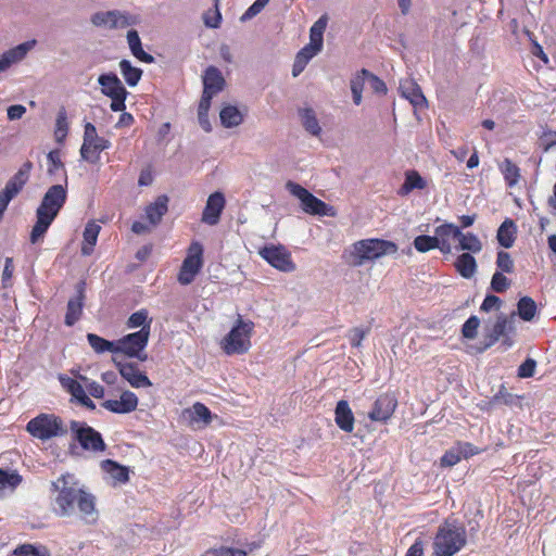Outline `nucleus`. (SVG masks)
<instances>
[{
	"instance_id": "obj_1",
	"label": "nucleus",
	"mask_w": 556,
	"mask_h": 556,
	"mask_svg": "<svg viewBox=\"0 0 556 556\" xmlns=\"http://www.w3.org/2000/svg\"><path fill=\"white\" fill-rule=\"evenodd\" d=\"M52 510L58 517H71L78 510L86 520L97 517L96 498L73 473L61 475L52 481Z\"/></svg>"
},
{
	"instance_id": "obj_2",
	"label": "nucleus",
	"mask_w": 556,
	"mask_h": 556,
	"mask_svg": "<svg viewBox=\"0 0 556 556\" xmlns=\"http://www.w3.org/2000/svg\"><path fill=\"white\" fill-rule=\"evenodd\" d=\"M67 199V177L65 184L52 185L45 192L36 210V223L31 228L29 241L35 244L43 239L48 229L63 208Z\"/></svg>"
},
{
	"instance_id": "obj_3",
	"label": "nucleus",
	"mask_w": 556,
	"mask_h": 556,
	"mask_svg": "<svg viewBox=\"0 0 556 556\" xmlns=\"http://www.w3.org/2000/svg\"><path fill=\"white\" fill-rule=\"evenodd\" d=\"M466 529L455 521H445L438 528L433 539V555L454 556L466 545Z\"/></svg>"
},
{
	"instance_id": "obj_4",
	"label": "nucleus",
	"mask_w": 556,
	"mask_h": 556,
	"mask_svg": "<svg viewBox=\"0 0 556 556\" xmlns=\"http://www.w3.org/2000/svg\"><path fill=\"white\" fill-rule=\"evenodd\" d=\"M397 245L382 239H364L353 244L351 253V264L353 266H363L366 262L375 261L384 255L395 254Z\"/></svg>"
},
{
	"instance_id": "obj_5",
	"label": "nucleus",
	"mask_w": 556,
	"mask_h": 556,
	"mask_svg": "<svg viewBox=\"0 0 556 556\" xmlns=\"http://www.w3.org/2000/svg\"><path fill=\"white\" fill-rule=\"evenodd\" d=\"M254 329V323L243 320L238 315L236 324L222 340V349L227 355L244 354L251 348V336Z\"/></svg>"
},
{
	"instance_id": "obj_6",
	"label": "nucleus",
	"mask_w": 556,
	"mask_h": 556,
	"mask_svg": "<svg viewBox=\"0 0 556 556\" xmlns=\"http://www.w3.org/2000/svg\"><path fill=\"white\" fill-rule=\"evenodd\" d=\"M26 430L35 438L46 441L67 433L60 417L52 414H40L27 422Z\"/></svg>"
},
{
	"instance_id": "obj_7",
	"label": "nucleus",
	"mask_w": 556,
	"mask_h": 556,
	"mask_svg": "<svg viewBox=\"0 0 556 556\" xmlns=\"http://www.w3.org/2000/svg\"><path fill=\"white\" fill-rule=\"evenodd\" d=\"M286 189L295 198L301 201L302 210L311 215L319 216H336V210L333 206L325 203L324 201L316 198L307 189L294 181H287Z\"/></svg>"
},
{
	"instance_id": "obj_8",
	"label": "nucleus",
	"mask_w": 556,
	"mask_h": 556,
	"mask_svg": "<svg viewBox=\"0 0 556 556\" xmlns=\"http://www.w3.org/2000/svg\"><path fill=\"white\" fill-rule=\"evenodd\" d=\"M70 430L73 440L78 442L83 450L93 453L105 451L106 444L101 433L86 422L71 420Z\"/></svg>"
},
{
	"instance_id": "obj_9",
	"label": "nucleus",
	"mask_w": 556,
	"mask_h": 556,
	"mask_svg": "<svg viewBox=\"0 0 556 556\" xmlns=\"http://www.w3.org/2000/svg\"><path fill=\"white\" fill-rule=\"evenodd\" d=\"M149 338V327L122 337L116 340L117 354L121 353L128 357L146 362L148 359V354L144 350L148 345Z\"/></svg>"
},
{
	"instance_id": "obj_10",
	"label": "nucleus",
	"mask_w": 556,
	"mask_h": 556,
	"mask_svg": "<svg viewBox=\"0 0 556 556\" xmlns=\"http://www.w3.org/2000/svg\"><path fill=\"white\" fill-rule=\"evenodd\" d=\"M111 141L99 137L97 128L91 123H86L84 127V140L80 147V156L84 161L91 164L98 163L100 153L111 148Z\"/></svg>"
},
{
	"instance_id": "obj_11",
	"label": "nucleus",
	"mask_w": 556,
	"mask_h": 556,
	"mask_svg": "<svg viewBox=\"0 0 556 556\" xmlns=\"http://www.w3.org/2000/svg\"><path fill=\"white\" fill-rule=\"evenodd\" d=\"M515 312H511L509 315L504 313L498 314L493 326L485 329L484 342L483 345L479 349V352H484L493 346L506 333H515Z\"/></svg>"
},
{
	"instance_id": "obj_12",
	"label": "nucleus",
	"mask_w": 556,
	"mask_h": 556,
	"mask_svg": "<svg viewBox=\"0 0 556 556\" xmlns=\"http://www.w3.org/2000/svg\"><path fill=\"white\" fill-rule=\"evenodd\" d=\"M203 247L199 242H192L188 250V255L184 260L178 275V281L184 285H190L197 274L200 271L203 261Z\"/></svg>"
},
{
	"instance_id": "obj_13",
	"label": "nucleus",
	"mask_w": 556,
	"mask_h": 556,
	"mask_svg": "<svg viewBox=\"0 0 556 556\" xmlns=\"http://www.w3.org/2000/svg\"><path fill=\"white\" fill-rule=\"evenodd\" d=\"M258 254L274 268L282 273H292L295 270V264L292 261L291 253L281 244H269L263 247Z\"/></svg>"
},
{
	"instance_id": "obj_14",
	"label": "nucleus",
	"mask_w": 556,
	"mask_h": 556,
	"mask_svg": "<svg viewBox=\"0 0 556 556\" xmlns=\"http://www.w3.org/2000/svg\"><path fill=\"white\" fill-rule=\"evenodd\" d=\"M91 22L98 27L114 29L135 25L137 23V17L126 12L112 10L94 13L91 17Z\"/></svg>"
},
{
	"instance_id": "obj_15",
	"label": "nucleus",
	"mask_w": 556,
	"mask_h": 556,
	"mask_svg": "<svg viewBox=\"0 0 556 556\" xmlns=\"http://www.w3.org/2000/svg\"><path fill=\"white\" fill-rule=\"evenodd\" d=\"M397 406V400L392 393L380 394L372 404V409L368 413L371 421L387 422L393 415Z\"/></svg>"
},
{
	"instance_id": "obj_16",
	"label": "nucleus",
	"mask_w": 556,
	"mask_h": 556,
	"mask_svg": "<svg viewBox=\"0 0 556 556\" xmlns=\"http://www.w3.org/2000/svg\"><path fill=\"white\" fill-rule=\"evenodd\" d=\"M225 84L226 81L222 72L213 65L208 66L203 75V93L201 101L206 100V102H212L213 97L223 91Z\"/></svg>"
},
{
	"instance_id": "obj_17",
	"label": "nucleus",
	"mask_w": 556,
	"mask_h": 556,
	"mask_svg": "<svg viewBox=\"0 0 556 556\" xmlns=\"http://www.w3.org/2000/svg\"><path fill=\"white\" fill-rule=\"evenodd\" d=\"M113 361L118 368L121 376L127 380L131 387L144 388L152 384L147 375L139 370L137 364L117 362L115 358H113Z\"/></svg>"
},
{
	"instance_id": "obj_18",
	"label": "nucleus",
	"mask_w": 556,
	"mask_h": 556,
	"mask_svg": "<svg viewBox=\"0 0 556 556\" xmlns=\"http://www.w3.org/2000/svg\"><path fill=\"white\" fill-rule=\"evenodd\" d=\"M225 203V197L222 192L216 191L210 194L202 213V222L211 226L216 225L219 222Z\"/></svg>"
},
{
	"instance_id": "obj_19",
	"label": "nucleus",
	"mask_w": 556,
	"mask_h": 556,
	"mask_svg": "<svg viewBox=\"0 0 556 556\" xmlns=\"http://www.w3.org/2000/svg\"><path fill=\"white\" fill-rule=\"evenodd\" d=\"M102 406L115 414H128L137 408L138 397L131 391H124L119 400H106L102 403Z\"/></svg>"
},
{
	"instance_id": "obj_20",
	"label": "nucleus",
	"mask_w": 556,
	"mask_h": 556,
	"mask_svg": "<svg viewBox=\"0 0 556 556\" xmlns=\"http://www.w3.org/2000/svg\"><path fill=\"white\" fill-rule=\"evenodd\" d=\"M35 45L36 40L33 39L20 43L16 47L3 52V54L0 56V74L9 70L11 65L22 61Z\"/></svg>"
},
{
	"instance_id": "obj_21",
	"label": "nucleus",
	"mask_w": 556,
	"mask_h": 556,
	"mask_svg": "<svg viewBox=\"0 0 556 556\" xmlns=\"http://www.w3.org/2000/svg\"><path fill=\"white\" fill-rule=\"evenodd\" d=\"M434 235L439 243V250L443 254H450L452 252L451 240H458V237L462 236V231L458 226L445 223L434 229Z\"/></svg>"
},
{
	"instance_id": "obj_22",
	"label": "nucleus",
	"mask_w": 556,
	"mask_h": 556,
	"mask_svg": "<svg viewBox=\"0 0 556 556\" xmlns=\"http://www.w3.org/2000/svg\"><path fill=\"white\" fill-rule=\"evenodd\" d=\"M34 165L30 161H26L18 170L7 181L3 190L15 198L29 180L30 172Z\"/></svg>"
},
{
	"instance_id": "obj_23",
	"label": "nucleus",
	"mask_w": 556,
	"mask_h": 556,
	"mask_svg": "<svg viewBox=\"0 0 556 556\" xmlns=\"http://www.w3.org/2000/svg\"><path fill=\"white\" fill-rule=\"evenodd\" d=\"M84 282L78 285L77 294L67 302L64 323L66 326H74L81 317L84 307Z\"/></svg>"
},
{
	"instance_id": "obj_24",
	"label": "nucleus",
	"mask_w": 556,
	"mask_h": 556,
	"mask_svg": "<svg viewBox=\"0 0 556 556\" xmlns=\"http://www.w3.org/2000/svg\"><path fill=\"white\" fill-rule=\"evenodd\" d=\"M334 421L336 425L342 431L351 433L354 429V414L345 400H340L334 408Z\"/></svg>"
},
{
	"instance_id": "obj_25",
	"label": "nucleus",
	"mask_w": 556,
	"mask_h": 556,
	"mask_svg": "<svg viewBox=\"0 0 556 556\" xmlns=\"http://www.w3.org/2000/svg\"><path fill=\"white\" fill-rule=\"evenodd\" d=\"M328 24L327 15H321L309 29V42L305 46L313 53H318L323 49L324 33Z\"/></svg>"
},
{
	"instance_id": "obj_26",
	"label": "nucleus",
	"mask_w": 556,
	"mask_h": 556,
	"mask_svg": "<svg viewBox=\"0 0 556 556\" xmlns=\"http://www.w3.org/2000/svg\"><path fill=\"white\" fill-rule=\"evenodd\" d=\"M61 382L79 404L90 410L96 409L94 402L90 400L86 393L85 388L77 380L72 378H61Z\"/></svg>"
},
{
	"instance_id": "obj_27",
	"label": "nucleus",
	"mask_w": 556,
	"mask_h": 556,
	"mask_svg": "<svg viewBox=\"0 0 556 556\" xmlns=\"http://www.w3.org/2000/svg\"><path fill=\"white\" fill-rule=\"evenodd\" d=\"M98 84L101 86V92L106 97L117 96L127 91L118 76L112 72L100 75Z\"/></svg>"
},
{
	"instance_id": "obj_28",
	"label": "nucleus",
	"mask_w": 556,
	"mask_h": 556,
	"mask_svg": "<svg viewBox=\"0 0 556 556\" xmlns=\"http://www.w3.org/2000/svg\"><path fill=\"white\" fill-rule=\"evenodd\" d=\"M400 90L402 96L407 99L415 108L427 105V100L420 87L414 81L406 80L405 83H401Z\"/></svg>"
},
{
	"instance_id": "obj_29",
	"label": "nucleus",
	"mask_w": 556,
	"mask_h": 556,
	"mask_svg": "<svg viewBox=\"0 0 556 556\" xmlns=\"http://www.w3.org/2000/svg\"><path fill=\"white\" fill-rule=\"evenodd\" d=\"M167 195H160L153 203L146 207V216L152 226H156L167 213Z\"/></svg>"
},
{
	"instance_id": "obj_30",
	"label": "nucleus",
	"mask_w": 556,
	"mask_h": 556,
	"mask_svg": "<svg viewBox=\"0 0 556 556\" xmlns=\"http://www.w3.org/2000/svg\"><path fill=\"white\" fill-rule=\"evenodd\" d=\"M127 42H128L129 49L135 58H137L139 61L148 63V64L154 63V61H155L154 56L147 53L142 49L141 39L136 29L128 30Z\"/></svg>"
},
{
	"instance_id": "obj_31",
	"label": "nucleus",
	"mask_w": 556,
	"mask_h": 556,
	"mask_svg": "<svg viewBox=\"0 0 556 556\" xmlns=\"http://www.w3.org/2000/svg\"><path fill=\"white\" fill-rule=\"evenodd\" d=\"M517 226L510 218H506L500 226L496 239L501 247L509 249L516 240Z\"/></svg>"
},
{
	"instance_id": "obj_32",
	"label": "nucleus",
	"mask_w": 556,
	"mask_h": 556,
	"mask_svg": "<svg viewBox=\"0 0 556 556\" xmlns=\"http://www.w3.org/2000/svg\"><path fill=\"white\" fill-rule=\"evenodd\" d=\"M184 416L189 418L190 422H202L203 425H208L212 421V413L211 410L200 402H197L192 405V407L184 410Z\"/></svg>"
},
{
	"instance_id": "obj_33",
	"label": "nucleus",
	"mask_w": 556,
	"mask_h": 556,
	"mask_svg": "<svg viewBox=\"0 0 556 556\" xmlns=\"http://www.w3.org/2000/svg\"><path fill=\"white\" fill-rule=\"evenodd\" d=\"M101 227L94 222H89L84 229V242L81 245V254L85 256L93 252Z\"/></svg>"
},
{
	"instance_id": "obj_34",
	"label": "nucleus",
	"mask_w": 556,
	"mask_h": 556,
	"mask_svg": "<svg viewBox=\"0 0 556 556\" xmlns=\"http://www.w3.org/2000/svg\"><path fill=\"white\" fill-rule=\"evenodd\" d=\"M455 267L463 278L470 279L477 271V262L470 253H463L456 258Z\"/></svg>"
},
{
	"instance_id": "obj_35",
	"label": "nucleus",
	"mask_w": 556,
	"mask_h": 556,
	"mask_svg": "<svg viewBox=\"0 0 556 556\" xmlns=\"http://www.w3.org/2000/svg\"><path fill=\"white\" fill-rule=\"evenodd\" d=\"M87 341L89 343V345L91 346V349L97 353V354H103L105 352H111L113 354H117V344H116V340L115 341H109L96 333H88L87 334Z\"/></svg>"
},
{
	"instance_id": "obj_36",
	"label": "nucleus",
	"mask_w": 556,
	"mask_h": 556,
	"mask_svg": "<svg viewBox=\"0 0 556 556\" xmlns=\"http://www.w3.org/2000/svg\"><path fill=\"white\" fill-rule=\"evenodd\" d=\"M101 467L104 471L110 473L111 477L117 482L125 483L129 480L128 468L119 465L115 460L105 459L101 463Z\"/></svg>"
},
{
	"instance_id": "obj_37",
	"label": "nucleus",
	"mask_w": 556,
	"mask_h": 556,
	"mask_svg": "<svg viewBox=\"0 0 556 556\" xmlns=\"http://www.w3.org/2000/svg\"><path fill=\"white\" fill-rule=\"evenodd\" d=\"M220 123L226 128L239 126L243 121V115L235 105H226L219 113Z\"/></svg>"
},
{
	"instance_id": "obj_38",
	"label": "nucleus",
	"mask_w": 556,
	"mask_h": 556,
	"mask_svg": "<svg viewBox=\"0 0 556 556\" xmlns=\"http://www.w3.org/2000/svg\"><path fill=\"white\" fill-rule=\"evenodd\" d=\"M121 73L129 87H135L141 79L142 70L139 67L132 66L129 60H122L119 62Z\"/></svg>"
},
{
	"instance_id": "obj_39",
	"label": "nucleus",
	"mask_w": 556,
	"mask_h": 556,
	"mask_svg": "<svg viewBox=\"0 0 556 556\" xmlns=\"http://www.w3.org/2000/svg\"><path fill=\"white\" fill-rule=\"evenodd\" d=\"M299 115L302 121V125L307 132L313 136H319L321 132V127L318 123L316 114L313 109L306 108L299 111Z\"/></svg>"
},
{
	"instance_id": "obj_40",
	"label": "nucleus",
	"mask_w": 556,
	"mask_h": 556,
	"mask_svg": "<svg viewBox=\"0 0 556 556\" xmlns=\"http://www.w3.org/2000/svg\"><path fill=\"white\" fill-rule=\"evenodd\" d=\"M538 307L534 300L530 296H522L517 303L516 316H519L525 321H531L536 315Z\"/></svg>"
},
{
	"instance_id": "obj_41",
	"label": "nucleus",
	"mask_w": 556,
	"mask_h": 556,
	"mask_svg": "<svg viewBox=\"0 0 556 556\" xmlns=\"http://www.w3.org/2000/svg\"><path fill=\"white\" fill-rule=\"evenodd\" d=\"M425 187V179L416 170H410L406 173L404 184L401 186L399 193L406 195L414 189H424Z\"/></svg>"
},
{
	"instance_id": "obj_42",
	"label": "nucleus",
	"mask_w": 556,
	"mask_h": 556,
	"mask_svg": "<svg viewBox=\"0 0 556 556\" xmlns=\"http://www.w3.org/2000/svg\"><path fill=\"white\" fill-rule=\"evenodd\" d=\"M22 481L23 478L17 471L0 469V492L3 490H10L13 492Z\"/></svg>"
},
{
	"instance_id": "obj_43",
	"label": "nucleus",
	"mask_w": 556,
	"mask_h": 556,
	"mask_svg": "<svg viewBox=\"0 0 556 556\" xmlns=\"http://www.w3.org/2000/svg\"><path fill=\"white\" fill-rule=\"evenodd\" d=\"M151 324L152 319H149V313L146 308H141L135 313H132L126 323L127 328L135 329L140 328L143 329L149 327V333L151 332Z\"/></svg>"
},
{
	"instance_id": "obj_44",
	"label": "nucleus",
	"mask_w": 556,
	"mask_h": 556,
	"mask_svg": "<svg viewBox=\"0 0 556 556\" xmlns=\"http://www.w3.org/2000/svg\"><path fill=\"white\" fill-rule=\"evenodd\" d=\"M459 250L479 253L482 250L480 239L472 232L463 233L458 237Z\"/></svg>"
},
{
	"instance_id": "obj_45",
	"label": "nucleus",
	"mask_w": 556,
	"mask_h": 556,
	"mask_svg": "<svg viewBox=\"0 0 556 556\" xmlns=\"http://www.w3.org/2000/svg\"><path fill=\"white\" fill-rule=\"evenodd\" d=\"M500 169L509 187H513L518 182L520 178L519 168L509 159H505L503 161L500 165Z\"/></svg>"
},
{
	"instance_id": "obj_46",
	"label": "nucleus",
	"mask_w": 556,
	"mask_h": 556,
	"mask_svg": "<svg viewBox=\"0 0 556 556\" xmlns=\"http://www.w3.org/2000/svg\"><path fill=\"white\" fill-rule=\"evenodd\" d=\"M317 53H313V50H309L308 48H302L294 60L293 67H292V75L294 77L299 76L307 65V63L316 55Z\"/></svg>"
},
{
	"instance_id": "obj_47",
	"label": "nucleus",
	"mask_w": 556,
	"mask_h": 556,
	"mask_svg": "<svg viewBox=\"0 0 556 556\" xmlns=\"http://www.w3.org/2000/svg\"><path fill=\"white\" fill-rule=\"evenodd\" d=\"M68 132L67 115L64 109H61L56 116L54 136L59 143H62Z\"/></svg>"
},
{
	"instance_id": "obj_48",
	"label": "nucleus",
	"mask_w": 556,
	"mask_h": 556,
	"mask_svg": "<svg viewBox=\"0 0 556 556\" xmlns=\"http://www.w3.org/2000/svg\"><path fill=\"white\" fill-rule=\"evenodd\" d=\"M414 247L418 252L425 253L433 249H439V243L435 238V235H420L414 239Z\"/></svg>"
},
{
	"instance_id": "obj_49",
	"label": "nucleus",
	"mask_w": 556,
	"mask_h": 556,
	"mask_svg": "<svg viewBox=\"0 0 556 556\" xmlns=\"http://www.w3.org/2000/svg\"><path fill=\"white\" fill-rule=\"evenodd\" d=\"M47 161H48V169H47V172H48L49 175H53L58 170H62L63 175H64V178L67 177L66 173H65V169H64V164H63V162L61 160V154H60L59 150L50 151L47 154Z\"/></svg>"
},
{
	"instance_id": "obj_50",
	"label": "nucleus",
	"mask_w": 556,
	"mask_h": 556,
	"mask_svg": "<svg viewBox=\"0 0 556 556\" xmlns=\"http://www.w3.org/2000/svg\"><path fill=\"white\" fill-rule=\"evenodd\" d=\"M16 556H50L46 547H38L33 544H22L14 549Z\"/></svg>"
},
{
	"instance_id": "obj_51",
	"label": "nucleus",
	"mask_w": 556,
	"mask_h": 556,
	"mask_svg": "<svg viewBox=\"0 0 556 556\" xmlns=\"http://www.w3.org/2000/svg\"><path fill=\"white\" fill-rule=\"evenodd\" d=\"M510 287V280L504 273L495 271L491 278L490 288L496 293H503Z\"/></svg>"
},
{
	"instance_id": "obj_52",
	"label": "nucleus",
	"mask_w": 556,
	"mask_h": 556,
	"mask_svg": "<svg viewBox=\"0 0 556 556\" xmlns=\"http://www.w3.org/2000/svg\"><path fill=\"white\" fill-rule=\"evenodd\" d=\"M497 271L511 274L514 271V261L510 254L506 251H498L496 255Z\"/></svg>"
},
{
	"instance_id": "obj_53",
	"label": "nucleus",
	"mask_w": 556,
	"mask_h": 556,
	"mask_svg": "<svg viewBox=\"0 0 556 556\" xmlns=\"http://www.w3.org/2000/svg\"><path fill=\"white\" fill-rule=\"evenodd\" d=\"M211 108V102L201 101L199 102L198 108V119L202 129L206 132L212 131V125L208 119V110Z\"/></svg>"
},
{
	"instance_id": "obj_54",
	"label": "nucleus",
	"mask_w": 556,
	"mask_h": 556,
	"mask_svg": "<svg viewBox=\"0 0 556 556\" xmlns=\"http://www.w3.org/2000/svg\"><path fill=\"white\" fill-rule=\"evenodd\" d=\"M362 74L367 77V86L376 93L384 94L387 92V86L382 79L375 74L363 68Z\"/></svg>"
},
{
	"instance_id": "obj_55",
	"label": "nucleus",
	"mask_w": 556,
	"mask_h": 556,
	"mask_svg": "<svg viewBox=\"0 0 556 556\" xmlns=\"http://www.w3.org/2000/svg\"><path fill=\"white\" fill-rule=\"evenodd\" d=\"M479 326L480 319L475 315L470 316L462 327L463 336L467 339L476 338Z\"/></svg>"
},
{
	"instance_id": "obj_56",
	"label": "nucleus",
	"mask_w": 556,
	"mask_h": 556,
	"mask_svg": "<svg viewBox=\"0 0 556 556\" xmlns=\"http://www.w3.org/2000/svg\"><path fill=\"white\" fill-rule=\"evenodd\" d=\"M536 368V362L533 358L528 357L519 367H518V377L520 378H530L534 376Z\"/></svg>"
},
{
	"instance_id": "obj_57",
	"label": "nucleus",
	"mask_w": 556,
	"mask_h": 556,
	"mask_svg": "<svg viewBox=\"0 0 556 556\" xmlns=\"http://www.w3.org/2000/svg\"><path fill=\"white\" fill-rule=\"evenodd\" d=\"M203 556H247V553L240 548L222 547L219 549L207 551Z\"/></svg>"
},
{
	"instance_id": "obj_58",
	"label": "nucleus",
	"mask_w": 556,
	"mask_h": 556,
	"mask_svg": "<svg viewBox=\"0 0 556 556\" xmlns=\"http://www.w3.org/2000/svg\"><path fill=\"white\" fill-rule=\"evenodd\" d=\"M540 144L545 152L556 149V132L555 131H544L540 138Z\"/></svg>"
},
{
	"instance_id": "obj_59",
	"label": "nucleus",
	"mask_w": 556,
	"mask_h": 556,
	"mask_svg": "<svg viewBox=\"0 0 556 556\" xmlns=\"http://www.w3.org/2000/svg\"><path fill=\"white\" fill-rule=\"evenodd\" d=\"M502 306V300L494 295V294H488L481 306H480V309L483 311V312H490L491 309H500Z\"/></svg>"
},
{
	"instance_id": "obj_60",
	"label": "nucleus",
	"mask_w": 556,
	"mask_h": 556,
	"mask_svg": "<svg viewBox=\"0 0 556 556\" xmlns=\"http://www.w3.org/2000/svg\"><path fill=\"white\" fill-rule=\"evenodd\" d=\"M457 448L460 453L462 458H469L471 456L478 455L482 452L481 448L475 446L469 442L458 443Z\"/></svg>"
},
{
	"instance_id": "obj_61",
	"label": "nucleus",
	"mask_w": 556,
	"mask_h": 556,
	"mask_svg": "<svg viewBox=\"0 0 556 556\" xmlns=\"http://www.w3.org/2000/svg\"><path fill=\"white\" fill-rule=\"evenodd\" d=\"M14 265L11 257H7L4 261V268L1 276V283L3 288H8L13 276Z\"/></svg>"
},
{
	"instance_id": "obj_62",
	"label": "nucleus",
	"mask_w": 556,
	"mask_h": 556,
	"mask_svg": "<svg viewBox=\"0 0 556 556\" xmlns=\"http://www.w3.org/2000/svg\"><path fill=\"white\" fill-rule=\"evenodd\" d=\"M462 459L460 453L458 448L447 451L442 457H441V465L446 467H452L459 463Z\"/></svg>"
},
{
	"instance_id": "obj_63",
	"label": "nucleus",
	"mask_w": 556,
	"mask_h": 556,
	"mask_svg": "<svg viewBox=\"0 0 556 556\" xmlns=\"http://www.w3.org/2000/svg\"><path fill=\"white\" fill-rule=\"evenodd\" d=\"M127 94H128V92L125 91V92L118 93L117 96L109 97L112 100L110 108L113 112H122L126 109L125 101H126Z\"/></svg>"
},
{
	"instance_id": "obj_64",
	"label": "nucleus",
	"mask_w": 556,
	"mask_h": 556,
	"mask_svg": "<svg viewBox=\"0 0 556 556\" xmlns=\"http://www.w3.org/2000/svg\"><path fill=\"white\" fill-rule=\"evenodd\" d=\"M351 91L363 92L365 86H367V77L362 74V70L355 74L351 79Z\"/></svg>"
}]
</instances>
